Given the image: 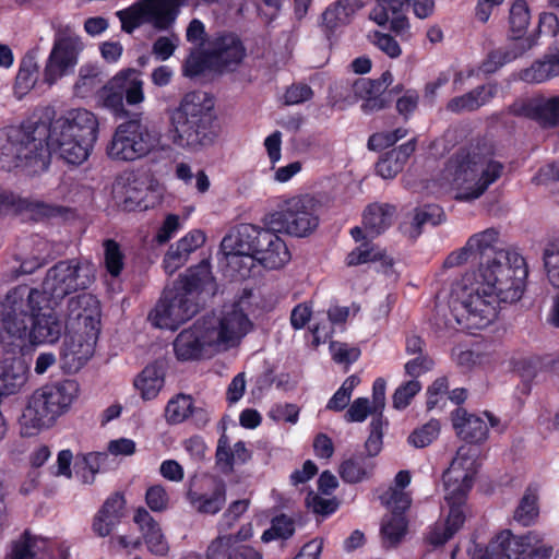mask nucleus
Instances as JSON below:
<instances>
[{
    "label": "nucleus",
    "instance_id": "nucleus-1",
    "mask_svg": "<svg viewBox=\"0 0 559 559\" xmlns=\"http://www.w3.org/2000/svg\"><path fill=\"white\" fill-rule=\"evenodd\" d=\"M48 114L47 120L33 115L8 129L7 150L15 167L36 174L48 169L52 154L71 165H80L90 156L99 134L96 115L85 108L68 110L55 119Z\"/></svg>",
    "mask_w": 559,
    "mask_h": 559
},
{
    "label": "nucleus",
    "instance_id": "nucleus-2",
    "mask_svg": "<svg viewBox=\"0 0 559 559\" xmlns=\"http://www.w3.org/2000/svg\"><path fill=\"white\" fill-rule=\"evenodd\" d=\"M527 276L526 261L515 250H499L479 262L478 271L466 273L452 290L450 310L459 326L471 334L488 326L501 302L522 298Z\"/></svg>",
    "mask_w": 559,
    "mask_h": 559
},
{
    "label": "nucleus",
    "instance_id": "nucleus-3",
    "mask_svg": "<svg viewBox=\"0 0 559 559\" xmlns=\"http://www.w3.org/2000/svg\"><path fill=\"white\" fill-rule=\"evenodd\" d=\"M37 288L19 285L0 300V344L11 352H23L31 344L56 343L64 324L53 307H45Z\"/></svg>",
    "mask_w": 559,
    "mask_h": 559
},
{
    "label": "nucleus",
    "instance_id": "nucleus-4",
    "mask_svg": "<svg viewBox=\"0 0 559 559\" xmlns=\"http://www.w3.org/2000/svg\"><path fill=\"white\" fill-rule=\"evenodd\" d=\"M496 147L491 140L477 138L460 147L448 162V167L457 185L474 182L457 200L478 199L502 175L504 166L495 159Z\"/></svg>",
    "mask_w": 559,
    "mask_h": 559
},
{
    "label": "nucleus",
    "instance_id": "nucleus-5",
    "mask_svg": "<svg viewBox=\"0 0 559 559\" xmlns=\"http://www.w3.org/2000/svg\"><path fill=\"white\" fill-rule=\"evenodd\" d=\"M215 119L214 100L207 93L192 91L185 94L170 112L173 143L192 151L211 145L217 135Z\"/></svg>",
    "mask_w": 559,
    "mask_h": 559
},
{
    "label": "nucleus",
    "instance_id": "nucleus-6",
    "mask_svg": "<svg viewBox=\"0 0 559 559\" xmlns=\"http://www.w3.org/2000/svg\"><path fill=\"white\" fill-rule=\"evenodd\" d=\"M78 392V382L69 379L35 390L20 418L22 435L35 436L44 428L51 427L68 412Z\"/></svg>",
    "mask_w": 559,
    "mask_h": 559
},
{
    "label": "nucleus",
    "instance_id": "nucleus-7",
    "mask_svg": "<svg viewBox=\"0 0 559 559\" xmlns=\"http://www.w3.org/2000/svg\"><path fill=\"white\" fill-rule=\"evenodd\" d=\"M92 296L85 293L79 294L69 299L68 310L70 318L84 324V332L75 331L66 333L63 344L60 348V358L64 367L79 370L94 355L95 345L99 334V320L86 314V307Z\"/></svg>",
    "mask_w": 559,
    "mask_h": 559
},
{
    "label": "nucleus",
    "instance_id": "nucleus-8",
    "mask_svg": "<svg viewBox=\"0 0 559 559\" xmlns=\"http://www.w3.org/2000/svg\"><path fill=\"white\" fill-rule=\"evenodd\" d=\"M552 550L534 532L516 536L510 530H503L485 547L473 540L468 554L472 559H550Z\"/></svg>",
    "mask_w": 559,
    "mask_h": 559
},
{
    "label": "nucleus",
    "instance_id": "nucleus-9",
    "mask_svg": "<svg viewBox=\"0 0 559 559\" xmlns=\"http://www.w3.org/2000/svg\"><path fill=\"white\" fill-rule=\"evenodd\" d=\"M320 202L311 194H299L285 200L277 211L265 215L263 222L275 230L294 237H308L319 226Z\"/></svg>",
    "mask_w": 559,
    "mask_h": 559
},
{
    "label": "nucleus",
    "instance_id": "nucleus-10",
    "mask_svg": "<svg viewBox=\"0 0 559 559\" xmlns=\"http://www.w3.org/2000/svg\"><path fill=\"white\" fill-rule=\"evenodd\" d=\"M93 280L88 263L80 259L61 260L47 271L39 299L45 307H56L67 296L88 288Z\"/></svg>",
    "mask_w": 559,
    "mask_h": 559
},
{
    "label": "nucleus",
    "instance_id": "nucleus-11",
    "mask_svg": "<svg viewBox=\"0 0 559 559\" xmlns=\"http://www.w3.org/2000/svg\"><path fill=\"white\" fill-rule=\"evenodd\" d=\"M455 471L448 469L443 474L445 501L449 514L444 523H436L428 533V544L438 547L444 545L463 526L465 522L464 506L473 487V475L464 472L454 476Z\"/></svg>",
    "mask_w": 559,
    "mask_h": 559
},
{
    "label": "nucleus",
    "instance_id": "nucleus-12",
    "mask_svg": "<svg viewBox=\"0 0 559 559\" xmlns=\"http://www.w3.org/2000/svg\"><path fill=\"white\" fill-rule=\"evenodd\" d=\"M158 142V134L142 121L141 114H134L118 124L107 154L115 160L133 162L148 155Z\"/></svg>",
    "mask_w": 559,
    "mask_h": 559
},
{
    "label": "nucleus",
    "instance_id": "nucleus-13",
    "mask_svg": "<svg viewBox=\"0 0 559 559\" xmlns=\"http://www.w3.org/2000/svg\"><path fill=\"white\" fill-rule=\"evenodd\" d=\"M121 29L132 34L143 24H151L158 31L170 28L178 16L177 0H136L130 7L117 12Z\"/></svg>",
    "mask_w": 559,
    "mask_h": 559
},
{
    "label": "nucleus",
    "instance_id": "nucleus-14",
    "mask_svg": "<svg viewBox=\"0 0 559 559\" xmlns=\"http://www.w3.org/2000/svg\"><path fill=\"white\" fill-rule=\"evenodd\" d=\"M186 500L201 515H216L227 502V484L218 475L194 474L187 481Z\"/></svg>",
    "mask_w": 559,
    "mask_h": 559
},
{
    "label": "nucleus",
    "instance_id": "nucleus-15",
    "mask_svg": "<svg viewBox=\"0 0 559 559\" xmlns=\"http://www.w3.org/2000/svg\"><path fill=\"white\" fill-rule=\"evenodd\" d=\"M199 311L194 302L185 292L175 287L165 289L162 297L148 313V320L158 329L175 331L190 320Z\"/></svg>",
    "mask_w": 559,
    "mask_h": 559
},
{
    "label": "nucleus",
    "instance_id": "nucleus-16",
    "mask_svg": "<svg viewBox=\"0 0 559 559\" xmlns=\"http://www.w3.org/2000/svg\"><path fill=\"white\" fill-rule=\"evenodd\" d=\"M84 44L76 35L63 34L55 38L44 69V82L55 84L59 79L74 71Z\"/></svg>",
    "mask_w": 559,
    "mask_h": 559
},
{
    "label": "nucleus",
    "instance_id": "nucleus-17",
    "mask_svg": "<svg viewBox=\"0 0 559 559\" xmlns=\"http://www.w3.org/2000/svg\"><path fill=\"white\" fill-rule=\"evenodd\" d=\"M215 344L216 328L211 321L199 319L176 336L173 348L177 360L185 362L200 360Z\"/></svg>",
    "mask_w": 559,
    "mask_h": 559
},
{
    "label": "nucleus",
    "instance_id": "nucleus-18",
    "mask_svg": "<svg viewBox=\"0 0 559 559\" xmlns=\"http://www.w3.org/2000/svg\"><path fill=\"white\" fill-rule=\"evenodd\" d=\"M207 49L218 74L236 71L247 56L242 39L231 31L214 33L207 40Z\"/></svg>",
    "mask_w": 559,
    "mask_h": 559
},
{
    "label": "nucleus",
    "instance_id": "nucleus-19",
    "mask_svg": "<svg viewBox=\"0 0 559 559\" xmlns=\"http://www.w3.org/2000/svg\"><path fill=\"white\" fill-rule=\"evenodd\" d=\"M531 20V8L526 0H513L510 3L507 40L526 52L538 44V34H527Z\"/></svg>",
    "mask_w": 559,
    "mask_h": 559
},
{
    "label": "nucleus",
    "instance_id": "nucleus-20",
    "mask_svg": "<svg viewBox=\"0 0 559 559\" xmlns=\"http://www.w3.org/2000/svg\"><path fill=\"white\" fill-rule=\"evenodd\" d=\"M4 357L0 359V404L3 399L21 392L27 381L28 367L22 352H11L1 344Z\"/></svg>",
    "mask_w": 559,
    "mask_h": 559
},
{
    "label": "nucleus",
    "instance_id": "nucleus-21",
    "mask_svg": "<svg viewBox=\"0 0 559 559\" xmlns=\"http://www.w3.org/2000/svg\"><path fill=\"white\" fill-rule=\"evenodd\" d=\"M392 73L384 71L377 80L361 78L354 82V96L362 100L361 110L365 114L381 110L389 105L390 99L384 92L392 83Z\"/></svg>",
    "mask_w": 559,
    "mask_h": 559
},
{
    "label": "nucleus",
    "instance_id": "nucleus-22",
    "mask_svg": "<svg viewBox=\"0 0 559 559\" xmlns=\"http://www.w3.org/2000/svg\"><path fill=\"white\" fill-rule=\"evenodd\" d=\"M127 500L122 492L109 495L93 518L92 530L98 537L109 536L126 515Z\"/></svg>",
    "mask_w": 559,
    "mask_h": 559
},
{
    "label": "nucleus",
    "instance_id": "nucleus-23",
    "mask_svg": "<svg viewBox=\"0 0 559 559\" xmlns=\"http://www.w3.org/2000/svg\"><path fill=\"white\" fill-rule=\"evenodd\" d=\"M263 233L269 237H265L264 242H259L258 255L255 261L263 267L269 270H278L290 261V252L285 241L278 236L282 230H275L269 224H265Z\"/></svg>",
    "mask_w": 559,
    "mask_h": 559
},
{
    "label": "nucleus",
    "instance_id": "nucleus-24",
    "mask_svg": "<svg viewBox=\"0 0 559 559\" xmlns=\"http://www.w3.org/2000/svg\"><path fill=\"white\" fill-rule=\"evenodd\" d=\"M511 112L532 119L544 128H556L559 126V95L533 99L519 107L513 105Z\"/></svg>",
    "mask_w": 559,
    "mask_h": 559
},
{
    "label": "nucleus",
    "instance_id": "nucleus-25",
    "mask_svg": "<svg viewBox=\"0 0 559 559\" xmlns=\"http://www.w3.org/2000/svg\"><path fill=\"white\" fill-rule=\"evenodd\" d=\"M451 421L456 436L468 444H481L488 439V427L483 418L457 407L451 413Z\"/></svg>",
    "mask_w": 559,
    "mask_h": 559
},
{
    "label": "nucleus",
    "instance_id": "nucleus-26",
    "mask_svg": "<svg viewBox=\"0 0 559 559\" xmlns=\"http://www.w3.org/2000/svg\"><path fill=\"white\" fill-rule=\"evenodd\" d=\"M206 240L205 234L200 229H192L175 245H171L163 259L166 273L173 274L187 261L190 253L202 247Z\"/></svg>",
    "mask_w": 559,
    "mask_h": 559
},
{
    "label": "nucleus",
    "instance_id": "nucleus-27",
    "mask_svg": "<svg viewBox=\"0 0 559 559\" xmlns=\"http://www.w3.org/2000/svg\"><path fill=\"white\" fill-rule=\"evenodd\" d=\"M263 228L253 224H240L234 236L224 237L223 245L230 246L237 255H247L255 260L259 242H264L265 237H269L263 233Z\"/></svg>",
    "mask_w": 559,
    "mask_h": 559
},
{
    "label": "nucleus",
    "instance_id": "nucleus-28",
    "mask_svg": "<svg viewBox=\"0 0 559 559\" xmlns=\"http://www.w3.org/2000/svg\"><path fill=\"white\" fill-rule=\"evenodd\" d=\"M133 521L142 532L150 552L155 556H166L169 550L168 543L159 524L154 520L151 513L144 507H139L134 511Z\"/></svg>",
    "mask_w": 559,
    "mask_h": 559
},
{
    "label": "nucleus",
    "instance_id": "nucleus-29",
    "mask_svg": "<svg viewBox=\"0 0 559 559\" xmlns=\"http://www.w3.org/2000/svg\"><path fill=\"white\" fill-rule=\"evenodd\" d=\"M362 7L359 0H337L322 13V27L329 40L335 32L347 25L353 15Z\"/></svg>",
    "mask_w": 559,
    "mask_h": 559
},
{
    "label": "nucleus",
    "instance_id": "nucleus-30",
    "mask_svg": "<svg viewBox=\"0 0 559 559\" xmlns=\"http://www.w3.org/2000/svg\"><path fill=\"white\" fill-rule=\"evenodd\" d=\"M497 93V83L481 84L463 95L451 98L447 104V109L455 114L475 111L495 98Z\"/></svg>",
    "mask_w": 559,
    "mask_h": 559
},
{
    "label": "nucleus",
    "instance_id": "nucleus-31",
    "mask_svg": "<svg viewBox=\"0 0 559 559\" xmlns=\"http://www.w3.org/2000/svg\"><path fill=\"white\" fill-rule=\"evenodd\" d=\"M252 323L247 313H245L238 305L226 312L219 320L218 329H216V342L228 343L236 337L245 335Z\"/></svg>",
    "mask_w": 559,
    "mask_h": 559
},
{
    "label": "nucleus",
    "instance_id": "nucleus-32",
    "mask_svg": "<svg viewBox=\"0 0 559 559\" xmlns=\"http://www.w3.org/2000/svg\"><path fill=\"white\" fill-rule=\"evenodd\" d=\"M214 281L211 271V264L206 260H202L199 264L189 267L180 280L175 284V288L185 292L186 296L192 293H200L205 289L207 284Z\"/></svg>",
    "mask_w": 559,
    "mask_h": 559
},
{
    "label": "nucleus",
    "instance_id": "nucleus-33",
    "mask_svg": "<svg viewBox=\"0 0 559 559\" xmlns=\"http://www.w3.org/2000/svg\"><path fill=\"white\" fill-rule=\"evenodd\" d=\"M136 69L127 68L120 70L112 79L111 84L122 91L128 105H138L144 100L143 81Z\"/></svg>",
    "mask_w": 559,
    "mask_h": 559
},
{
    "label": "nucleus",
    "instance_id": "nucleus-34",
    "mask_svg": "<svg viewBox=\"0 0 559 559\" xmlns=\"http://www.w3.org/2000/svg\"><path fill=\"white\" fill-rule=\"evenodd\" d=\"M374 463L365 452L354 453L340 465V476L347 484H358L368 479L373 472Z\"/></svg>",
    "mask_w": 559,
    "mask_h": 559
},
{
    "label": "nucleus",
    "instance_id": "nucleus-35",
    "mask_svg": "<svg viewBox=\"0 0 559 559\" xmlns=\"http://www.w3.org/2000/svg\"><path fill=\"white\" fill-rule=\"evenodd\" d=\"M395 207L390 204L373 203L366 207L362 214V224L367 234L374 238L388 229L392 224Z\"/></svg>",
    "mask_w": 559,
    "mask_h": 559
},
{
    "label": "nucleus",
    "instance_id": "nucleus-36",
    "mask_svg": "<svg viewBox=\"0 0 559 559\" xmlns=\"http://www.w3.org/2000/svg\"><path fill=\"white\" fill-rule=\"evenodd\" d=\"M302 524V515L300 513H294L293 515L280 513L272 518L271 525L263 532L261 539L264 543L276 539L287 540L295 534L296 527Z\"/></svg>",
    "mask_w": 559,
    "mask_h": 559
},
{
    "label": "nucleus",
    "instance_id": "nucleus-37",
    "mask_svg": "<svg viewBox=\"0 0 559 559\" xmlns=\"http://www.w3.org/2000/svg\"><path fill=\"white\" fill-rule=\"evenodd\" d=\"M369 262H381L384 267H391L394 264L393 259L371 241H362L345 259L347 266H358Z\"/></svg>",
    "mask_w": 559,
    "mask_h": 559
},
{
    "label": "nucleus",
    "instance_id": "nucleus-38",
    "mask_svg": "<svg viewBox=\"0 0 559 559\" xmlns=\"http://www.w3.org/2000/svg\"><path fill=\"white\" fill-rule=\"evenodd\" d=\"M526 51L514 44L490 50L479 66V71L490 75L499 71L503 66L521 58Z\"/></svg>",
    "mask_w": 559,
    "mask_h": 559
},
{
    "label": "nucleus",
    "instance_id": "nucleus-39",
    "mask_svg": "<svg viewBox=\"0 0 559 559\" xmlns=\"http://www.w3.org/2000/svg\"><path fill=\"white\" fill-rule=\"evenodd\" d=\"M526 51L514 44L490 50L479 66V71L490 75L499 71L503 66L521 58Z\"/></svg>",
    "mask_w": 559,
    "mask_h": 559
},
{
    "label": "nucleus",
    "instance_id": "nucleus-40",
    "mask_svg": "<svg viewBox=\"0 0 559 559\" xmlns=\"http://www.w3.org/2000/svg\"><path fill=\"white\" fill-rule=\"evenodd\" d=\"M164 374L156 365L146 366L134 379V386L145 401L155 399L164 386Z\"/></svg>",
    "mask_w": 559,
    "mask_h": 559
},
{
    "label": "nucleus",
    "instance_id": "nucleus-41",
    "mask_svg": "<svg viewBox=\"0 0 559 559\" xmlns=\"http://www.w3.org/2000/svg\"><path fill=\"white\" fill-rule=\"evenodd\" d=\"M103 266L112 278H118L126 266V253L122 246L112 238H106L102 242Z\"/></svg>",
    "mask_w": 559,
    "mask_h": 559
},
{
    "label": "nucleus",
    "instance_id": "nucleus-42",
    "mask_svg": "<svg viewBox=\"0 0 559 559\" xmlns=\"http://www.w3.org/2000/svg\"><path fill=\"white\" fill-rule=\"evenodd\" d=\"M39 76V67L33 55L26 53L21 62L15 78L14 88L16 93L24 95L36 84Z\"/></svg>",
    "mask_w": 559,
    "mask_h": 559
},
{
    "label": "nucleus",
    "instance_id": "nucleus-43",
    "mask_svg": "<svg viewBox=\"0 0 559 559\" xmlns=\"http://www.w3.org/2000/svg\"><path fill=\"white\" fill-rule=\"evenodd\" d=\"M408 521L406 516L388 515L381 523V537L386 548L397 546L407 532Z\"/></svg>",
    "mask_w": 559,
    "mask_h": 559
},
{
    "label": "nucleus",
    "instance_id": "nucleus-44",
    "mask_svg": "<svg viewBox=\"0 0 559 559\" xmlns=\"http://www.w3.org/2000/svg\"><path fill=\"white\" fill-rule=\"evenodd\" d=\"M206 71L216 73V68L209 55V49L192 50L183 61L182 74L193 79L204 74Z\"/></svg>",
    "mask_w": 559,
    "mask_h": 559
},
{
    "label": "nucleus",
    "instance_id": "nucleus-45",
    "mask_svg": "<svg viewBox=\"0 0 559 559\" xmlns=\"http://www.w3.org/2000/svg\"><path fill=\"white\" fill-rule=\"evenodd\" d=\"M412 0H377L376 5L370 12V20L379 26H385L390 21V15L406 13L411 7Z\"/></svg>",
    "mask_w": 559,
    "mask_h": 559
},
{
    "label": "nucleus",
    "instance_id": "nucleus-46",
    "mask_svg": "<svg viewBox=\"0 0 559 559\" xmlns=\"http://www.w3.org/2000/svg\"><path fill=\"white\" fill-rule=\"evenodd\" d=\"M539 514L536 489L528 486L514 511V520L523 526H530Z\"/></svg>",
    "mask_w": 559,
    "mask_h": 559
},
{
    "label": "nucleus",
    "instance_id": "nucleus-47",
    "mask_svg": "<svg viewBox=\"0 0 559 559\" xmlns=\"http://www.w3.org/2000/svg\"><path fill=\"white\" fill-rule=\"evenodd\" d=\"M98 68L92 64H84L80 68L79 78L74 84V94L81 98L91 96L100 87Z\"/></svg>",
    "mask_w": 559,
    "mask_h": 559
},
{
    "label": "nucleus",
    "instance_id": "nucleus-48",
    "mask_svg": "<svg viewBox=\"0 0 559 559\" xmlns=\"http://www.w3.org/2000/svg\"><path fill=\"white\" fill-rule=\"evenodd\" d=\"M498 240V231L493 228H488L481 233L471 236L467 240L468 248L474 251V259L479 257L480 262L484 258L491 259L497 252L493 243Z\"/></svg>",
    "mask_w": 559,
    "mask_h": 559
},
{
    "label": "nucleus",
    "instance_id": "nucleus-49",
    "mask_svg": "<svg viewBox=\"0 0 559 559\" xmlns=\"http://www.w3.org/2000/svg\"><path fill=\"white\" fill-rule=\"evenodd\" d=\"M444 219L443 209L437 204H426L415 210L412 221V237L417 238L421 234V227L426 224L437 226Z\"/></svg>",
    "mask_w": 559,
    "mask_h": 559
},
{
    "label": "nucleus",
    "instance_id": "nucleus-50",
    "mask_svg": "<svg viewBox=\"0 0 559 559\" xmlns=\"http://www.w3.org/2000/svg\"><path fill=\"white\" fill-rule=\"evenodd\" d=\"M193 399L191 395L177 394L170 399L165 408V417L168 424L178 425L189 418Z\"/></svg>",
    "mask_w": 559,
    "mask_h": 559
},
{
    "label": "nucleus",
    "instance_id": "nucleus-51",
    "mask_svg": "<svg viewBox=\"0 0 559 559\" xmlns=\"http://www.w3.org/2000/svg\"><path fill=\"white\" fill-rule=\"evenodd\" d=\"M388 424V420L385 418H381L380 416H374L371 418L369 424V436L365 442V454L368 455L371 460L382 450L384 435L383 430Z\"/></svg>",
    "mask_w": 559,
    "mask_h": 559
},
{
    "label": "nucleus",
    "instance_id": "nucleus-52",
    "mask_svg": "<svg viewBox=\"0 0 559 559\" xmlns=\"http://www.w3.org/2000/svg\"><path fill=\"white\" fill-rule=\"evenodd\" d=\"M440 433V423L437 419H430L421 427L416 428L407 438L411 445L416 449H423L431 444Z\"/></svg>",
    "mask_w": 559,
    "mask_h": 559
},
{
    "label": "nucleus",
    "instance_id": "nucleus-53",
    "mask_svg": "<svg viewBox=\"0 0 559 559\" xmlns=\"http://www.w3.org/2000/svg\"><path fill=\"white\" fill-rule=\"evenodd\" d=\"M543 261L549 283L555 288H559V240H552L546 245Z\"/></svg>",
    "mask_w": 559,
    "mask_h": 559
},
{
    "label": "nucleus",
    "instance_id": "nucleus-54",
    "mask_svg": "<svg viewBox=\"0 0 559 559\" xmlns=\"http://www.w3.org/2000/svg\"><path fill=\"white\" fill-rule=\"evenodd\" d=\"M104 107L112 111L116 117L129 116V111L123 105V94L118 87L112 86L111 80L109 83L100 88L99 95Z\"/></svg>",
    "mask_w": 559,
    "mask_h": 559
},
{
    "label": "nucleus",
    "instance_id": "nucleus-55",
    "mask_svg": "<svg viewBox=\"0 0 559 559\" xmlns=\"http://www.w3.org/2000/svg\"><path fill=\"white\" fill-rule=\"evenodd\" d=\"M215 465L224 475H230L235 471L234 448H230L229 439L225 433L217 441Z\"/></svg>",
    "mask_w": 559,
    "mask_h": 559
},
{
    "label": "nucleus",
    "instance_id": "nucleus-56",
    "mask_svg": "<svg viewBox=\"0 0 559 559\" xmlns=\"http://www.w3.org/2000/svg\"><path fill=\"white\" fill-rule=\"evenodd\" d=\"M146 194V188L143 182H139L138 180L129 181L124 186V209L129 211L145 210L147 207L145 203Z\"/></svg>",
    "mask_w": 559,
    "mask_h": 559
},
{
    "label": "nucleus",
    "instance_id": "nucleus-57",
    "mask_svg": "<svg viewBox=\"0 0 559 559\" xmlns=\"http://www.w3.org/2000/svg\"><path fill=\"white\" fill-rule=\"evenodd\" d=\"M249 506V499H238L231 501L218 521V531L227 532L231 530L236 522H238V520L241 518V515L248 511Z\"/></svg>",
    "mask_w": 559,
    "mask_h": 559
},
{
    "label": "nucleus",
    "instance_id": "nucleus-58",
    "mask_svg": "<svg viewBox=\"0 0 559 559\" xmlns=\"http://www.w3.org/2000/svg\"><path fill=\"white\" fill-rule=\"evenodd\" d=\"M382 502L391 511L390 515L406 516L405 513L412 504L409 493L404 490L391 488L381 497Z\"/></svg>",
    "mask_w": 559,
    "mask_h": 559
},
{
    "label": "nucleus",
    "instance_id": "nucleus-59",
    "mask_svg": "<svg viewBox=\"0 0 559 559\" xmlns=\"http://www.w3.org/2000/svg\"><path fill=\"white\" fill-rule=\"evenodd\" d=\"M144 499L147 508L153 512L162 513L169 508V495L165 486L160 484L148 486Z\"/></svg>",
    "mask_w": 559,
    "mask_h": 559
},
{
    "label": "nucleus",
    "instance_id": "nucleus-60",
    "mask_svg": "<svg viewBox=\"0 0 559 559\" xmlns=\"http://www.w3.org/2000/svg\"><path fill=\"white\" fill-rule=\"evenodd\" d=\"M36 537L28 530H25L17 540L12 542L11 552L7 559H34Z\"/></svg>",
    "mask_w": 559,
    "mask_h": 559
},
{
    "label": "nucleus",
    "instance_id": "nucleus-61",
    "mask_svg": "<svg viewBox=\"0 0 559 559\" xmlns=\"http://www.w3.org/2000/svg\"><path fill=\"white\" fill-rule=\"evenodd\" d=\"M421 390V384L418 380L412 379L408 380L401 385H399L392 396L393 407L396 409L406 408L412 400L417 395Z\"/></svg>",
    "mask_w": 559,
    "mask_h": 559
},
{
    "label": "nucleus",
    "instance_id": "nucleus-62",
    "mask_svg": "<svg viewBox=\"0 0 559 559\" xmlns=\"http://www.w3.org/2000/svg\"><path fill=\"white\" fill-rule=\"evenodd\" d=\"M369 415L377 417V412L373 411V406L370 404L369 399L357 397L347 408L344 419L347 423H362Z\"/></svg>",
    "mask_w": 559,
    "mask_h": 559
},
{
    "label": "nucleus",
    "instance_id": "nucleus-63",
    "mask_svg": "<svg viewBox=\"0 0 559 559\" xmlns=\"http://www.w3.org/2000/svg\"><path fill=\"white\" fill-rule=\"evenodd\" d=\"M24 209L28 211L36 221L59 217L67 212V209L62 205H53L40 201H27L25 202Z\"/></svg>",
    "mask_w": 559,
    "mask_h": 559
},
{
    "label": "nucleus",
    "instance_id": "nucleus-64",
    "mask_svg": "<svg viewBox=\"0 0 559 559\" xmlns=\"http://www.w3.org/2000/svg\"><path fill=\"white\" fill-rule=\"evenodd\" d=\"M554 78L546 56L543 60L535 61L530 68L521 73V79L527 83H543Z\"/></svg>",
    "mask_w": 559,
    "mask_h": 559
}]
</instances>
